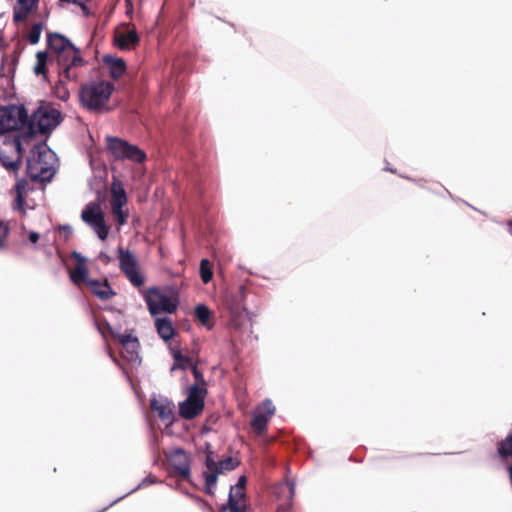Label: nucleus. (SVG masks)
Returning <instances> with one entry per match:
<instances>
[{"label": "nucleus", "mask_w": 512, "mask_h": 512, "mask_svg": "<svg viewBox=\"0 0 512 512\" xmlns=\"http://www.w3.org/2000/svg\"><path fill=\"white\" fill-rule=\"evenodd\" d=\"M47 45L55 53L54 57L61 69V74L68 80L78 79V74L74 69L84 64L79 48L60 33H48Z\"/></svg>", "instance_id": "f257e3e1"}, {"label": "nucleus", "mask_w": 512, "mask_h": 512, "mask_svg": "<svg viewBox=\"0 0 512 512\" xmlns=\"http://www.w3.org/2000/svg\"><path fill=\"white\" fill-rule=\"evenodd\" d=\"M114 91L108 81H92L81 86L79 100L84 108L93 112H103Z\"/></svg>", "instance_id": "f03ea898"}, {"label": "nucleus", "mask_w": 512, "mask_h": 512, "mask_svg": "<svg viewBox=\"0 0 512 512\" xmlns=\"http://www.w3.org/2000/svg\"><path fill=\"white\" fill-rule=\"evenodd\" d=\"M55 154L46 146L37 147V155L27 160V174L36 182H50L55 174Z\"/></svg>", "instance_id": "7ed1b4c3"}, {"label": "nucleus", "mask_w": 512, "mask_h": 512, "mask_svg": "<svg viewBox=\"0 0 512 512\" xmlns=\"http://www.w3.org/2000/svg\"><path fill=\"white\" fill-rule=\"evenodd\" d=\"M62 121L61 112L50 106L38 107L29 117V131L19 134L23 140L31 139L36 133H47L55 129Z\"/></svg>", "instance_id": "20e7f679"}, {"label": "nucleus", "mask_w": 512, "mask_h": 512, "mask_svg": "<svg viewBox=\"0 0 512 512\" xmlns=\"http://www.w3.org/2000/svg\"><path fill=\"white\" fill-rule=\"evenodd\" d=\"M106 142L107 149L115 160L127 159L136 163H142L146 159V154L142 149L124 139L108 136Z\"/></svg>", "instance_id": "39448f33"}, {"label": "nucleus", "mask_w": 512, "mask_h": 512, "mask_svg": "<svg viewBox=\"0 0 512 512\" xmlns=\"http://www.w3.org/2000/svg\"><path fill=\"white\" fill-rule=\"evenodd\" d=\"M81 218L100 240L107 238L109 227L105 223L104 213L98 203L89 202L82 210Z\"/></svg>", "instance_id": "423d86ee"}, {"label": "nucleus", "mask_w": 512, "mask_h": 512, "mask_svg": "<svg viewBox=\"0 0 512 512\" xmlns=\"http://www.w3.org/2000/svg\"><path fill=\"white\" fill-rule=\"evenodd\" d=\"M148 310L155 316L161 312L173 313L177 309L178 301L162 292L157 288H149L144 296Z\"/></svg>", "instance_id": "0eeeda50"}, {"label": "nucleus", "mask_w": 512, "mask_h": 512, "mask_svg": "<svg viewBox=\"0 0 512 512\" xmlns=\"http://www.w3.org/2000/svg\"><path fill=\"white\" fill-rule=\"evenodd\" d=\"M204 398L203 391L198 386H191L188 397L179 404L180 416L187 420L198 416L204 408Z\"/></svg>", "instance_id": "6e6552de"}, {"label": "nucleus", "mask_w": 512, "mask_h": 512, "mask_svg": "<svg viewBox=\"0 0 512 512\" xmlns=\"http://www.w3.org/2000/svg\"><path fill=\"white\" fill-rule=\"evenodd\" d=\"M275 413V406L270 399L264 400L254 411L251 426L258 433L262 434L266 428L269 419Z\"/></svg>", "instance_id": "1a4fd4ad"}, {"label": "nucleus", "mask_w": 512, "mask_h": 512, "mask_svg": "<svg viewBox=\"0 0 512 512\" xmlns=\"http://www.w3.org/2000/svg\"><path fill=\"white\" fill-rule=\"evenodd\" d=\"M167 460L173 472L183 478L190 476V460L182 448L172 450L167 455Z\"/></svg>", "instance_id": "9d476101"}, {"label": "nucleus", "mask_w": 512, "mask_h": 512, "mask_svg": "<svg viewBox=\"0 0 512 512\" xmlns=\"http://www.w3.org/2000/svg\"><path fill=\"white\" fill-rule=\"evenodd\" d=\"M151 410L157 413L158 417L166 423L171 425L174 421V404L164 396H154L150 401Z\"/></svg>", "instance_id": "9b49d317"}, {"label": "nucleus", "mask_w": 512, "mask_h": 512, "mask_svg": "<svg viewBox=\"0 0 512 512\" xmlns=\"http://www.w3.org/2000/svg\"><path fill=\"white\" fill-rule=\"evenodd\" d=\"M295 486L293 480H287L276 486L275 494L277 498L282 501L278 506V512H289L292 508Z\"/></svg>", "instance_id": "f8f14e48"}, {"label": "nucleus", "mask_w": 512, "mask_h": 512, "mask_svg": "<svg viewBox=\"0 0 512 512\" xmlns=\"http://www.w3.org/2000/svg\"><path fill=\"white\" fill-rule=\"evenodd\" d=\"M120 259V268L122 272L126 275L128 280L135 287H140L144 284V276L142 273V269L140 264L137 261V258H119Z\"/></svg>", "instance_id": "ddd939ff"}, {"label": "nucleus", "mask_w": 512, "mask_h": 512, "mask_svg": "<svg viewBox=\"0 0 512 512\" xmlns=\"http://www.w3.org/2000/svg\"><path fill=\"white\" fill-rule=\"evenodd\" d=\"M22 141L23 138L17 134L12 137L11 140L8 141L6 145H11L14 150L17 152V158L15 160H10V158L4 155L0 151V163L9 171H16L21 165V155H22Z\"/></svg>", "instance_id": "4468645a"}, {"label": "nucleus", "mask_w": 512, "mask_h": 512, "mask_svg": "<svg viewBox=\"0 0 512 512\" xmlns=\"http://www.w3.org/2000/svg\"><path fill=\"white\" fill-rule=\"evenodd\" d=\"M76 266L74 269L69 270L70 280L77 286L88 285V282L92 280L89 277V271L86 266L87 258H76Z\"/></svg>", "instance_id": "2eb2a0df"}, {"label": "nucleus", "mask_w": 512, "mask_h": 512, "mask_svg": "<svg viewBox=\"0 0 512 512\" xmlns=\"http://www.w3.org/2000/svg\"><path fill=\"white\" fill-rule=\"evenodd\" d=\"M244 507L245 491L231 487L228 502L222 506L221 512H244Z\"/></svg>", "instance_id": "dca6fc26"}, {"label": "nucleus", "mask_w": 512, "mask_h": 512, "mask_svg": "<svg viewBox=\"0 0 512 512\" xmlns=\"http://www.w3.org/2000/svg\"><path fill=\"white\" fill-rule=\"evenodd\" d=\"M87 287L101 300H108L115 295V292L112 290L106 279L104 281L92 279L88 282Z\"/></svg>", "instance_id": "f3484780"}, {"label": "nucleus", "mask_w": 512, "mask_h": 512, "mask_svg": "<svg viewBox=\"0 0 512 512\" xmlns=\"http://www.w3.org/2000/svg\"><path fill=\"white\" fill-rule=\"evenodd\" d=\"M103 62L109 67L110 76L113 79L120 78L126 71V63L122 58L104 55Z\"/></svg>", "instance_id": "a211bd4d"}, {"label": "nucleus", "mask_w": 512, "mask_h": 512, "mask_svg": "<svg viewBox=\"0 0 512 512\" xmlns=\"http://www.w3.org/2000/svg\"><path fill=\"white\" fill-rule=\"evenodd\" d=\"M39 0H17L13 9V18L15 22L24 21L30 11L37 5Z\"/></svg>", "instance_id": "6ab92c4d"}, {"label": "nucleus", "mask_w": 512, "mask_h": 512, "mask_svg": "<svg viewBox=\"0 0 512 512\" xmlns=\"http://www.w3.org/2000/svg\"><path fill=\"white\" fill-rule=\"evenodd\" d=\"M139 42V36L135 30H128L116 36V44L121 49H129Z\"/></svg>", "instance_id": "aec40b11"}, {"label": "nucleus", "mask_w": 512, "mask_h": 512, "mask_svg": "<svg viewBox=\"0 0 512 512\" xmlns=\"http://www.w3.org/2000/svg\"><path fill=\"white\" fill-rule=\"evenodd\" d=\"M155 326L158 335L164 340H170L174 335V328L171 321L167 318H157L155 320Z\"/></svg>", "instance_id": "412c9836"}, {"label": "nucleus", "mask_w": 512, "mask_h": 512, "mask_svg": "<svg viewBox=\"0 0 512 512\" xmlns=\"http://www.w3.org/2000/svg\"><path fill=\"white\" fill-rule=\"evenodd\" d=\"M139 346L138 339H135L134 342H130L128 345H123L122 356L132 364H140Z\"/></svg>", "instance_id": "4be33fe9"}, {"label": "nucleus", "mask_w": 512, "mask_h": 512, "mask_svg": "<svg viewBox=\"0 0 512 512\" xmlns=\"http://www.w3.org/2000/svg\"><path fill=\"white\" fill-rule=\"evenodd\" d=\"M127 202V196L126 192L122 187H115L112 188V208L113 213H118L117 211H120V208H123V206Z\"/></svg>", "instance_id": "5701e85b"}, {"label": "nucleus", "mask_w": 512, "mask_h": 512, "mask_svg": "<svg viewBox=\"0 0 512 512\" xmlns=\"http://www.w3.org/2000/svg\"><path fill=\"white\" fill-rule=\"evenodd\" d=\"M195 316L197 320L207 329H212V324L209 322L211 311L205 304H198L195 307Z\"/></svg>", "instance_id": "b1692460"}, {"label": "nucleus", "mask_w": 512, "mask_h": 512, "mask_svg": "<svg viewBox=\"0 0 512 512\" xmlns=\"http://www.w3.org/2000/svg\"><path fill=\"white\" fill-rule=\"evenodd\" d=\"M174 363L171 367V371L176 369L186 370L187 368H191V365H194L191 359L187 356H184L179 350H175L172 352Z\"/></svg>", "instance_id": "393cba45"}, {"label": "nucleus", "mask_w": 512, "mask_h": 512, "mask_svg": "<svg viewBox=\"0 0 512 512\" xmlns=\"http://www.w3.org/2000/svg\"><path fill=\"white\" fill-rule=\"evenodd\" d=\"M49 55L46 51H38L36 54V65L34 67V73L36 75H43L44 79H47L46 69Z\"/></svg>", "instance_id": "a878e982"}, {"label": "nucleus", "mask_w": 512, "mask_h": 512, "mask_svg": "<svg viewBox=\"0 0 512 512\" xmlns=\"http://www.w3.org/2000/svg\"><path fill=\"white\" fill-rule=\"evenodd\" d=\"M199 273L203 283L207 284L213 277V264L209 258H202L199 266Z\"/></svg>", "instance_id": "bb28decb"}, {"label": "nucleus", "mask_w": 512, "mask_h": 512, "mask_svg": "<svg viewBox=\"0 0 512 512\" xmlns=\"http://www.w3.org/2000/svg\"><path fill=\"white\" fill-rule=\"evenodd\" d=\"M498 454L502 459L512 456V432L498 443Z\"/></svg>", "instance_id": "cd10ccee"}, {"label": "nucleus", "mask_w": 512, "mask_h": 512, "mask_svg": "<svg viewBox=\"0 0 512 512\" xmlns=\"http://www.w3.org/2000/svg\"><path fill=\"white\" fill-rule=\"evenodd\" d=\"M65 81H69L64 75L61 74V69H59V80L55 86V93L57 97L61 100H67L69 98V91L65 87Z\"/></svg>", "instance_id": "c85d7f7f"}, {"label": "nucleus", "mask_w": 512, "mask_h": 512, "mask_svg": "<svg viewBox=\"0 0 512 512\" xmlns=\"http://www.w3.org/2000/svg\"><path fill=\"white\" fill-rule=\"evenodd\" d=\"M191 371L195 378V383L192 386H198V388L203 391V395L207 394L206 389V381L204 379L203 374L198 370L196 365H191Z\"/></svg>", "instance_id": "c756f323"}, {"label": "nucleus", "mask_w": 512, "mask_h": 512, "mask_svg": "<svg viewBox=\"0 0 512 512\" xmlns=\"http://www.w3.org/2000/svg\"><path fill=\"white\" fill-rule=\"evenodd\" d=\"M218 472L217 471H210L204 472V478H205V490L207 494H213V488L217 483L218 479Z\"/></svg>", "instance_id": "7c9ffc66"}, {"label": "nucleus", "mask_w": 512, "mask_h": 512, "mask_svg": "<svg viewBox=\"0 0 512 512\" xmlns=\"http://www.w3.org/2000/svg\"><path fill=\"white\" fill-rule=\"evenodd\" d=\"M238 461L233 457H227L224 460L218 462L216 471L222 473L223 471H232L238 466Z\"/></svg>", "instance_id": "2f4dec72"}, {"label": "nucleus", "mask_w": 512, "mask_h": 512, "mask_svg": "<svg viewBox=\"0 0 512 512\" xmlns=\"http://www.w3.org/2000/svg\"><path fill=\"white\" fill-rule=\"evenodd\" d=\"M42 27H43V25L41 22L33 24L32 28L29 32V35H28V40L31 44L35 45L39 42L41 32H42Z\"/></svg>", "instance_id": "473e14b6"}, {"label": "nucleus", "mask_w": 512, "mask_h": 512, "mask_svg": "<svg viewBox=\"0 0 512 512\" xmlns=\"http://www.w3.org/2000/svg\"><path fill=\"white\" fill-rule=\"evenodd\" d=\"M155 482H156V480H155V479H153L151 476H147V477H145V478L141 481V483H140L138 486H136L134 489L130 490L129 492H127V493H126V494H124L123 496H121V497H119V498L115 499L113 502H111V503L109 504V506H108V507H110V506L114 505L115 503H117V502H118V501H120L121 499L125 498L126 496L130 495L131 493H133V492L137 491L138 489H140V488H142V487H145V486H148V485H150V484H153V483H155Z\"/></svg>", "instance_id": "72a5a7b5"}, {"label": "nucleus", "mask_w": 512, "mask_h": 512, "mask_svg": "<svg viewBox=\"0 0 512 512\" xmlns=\"http://www.w3.org/2000/svg\"><path fill=\"white\" fill-rule=\"evenodd\" d=\"M9 226L7 223L0 221V251L7 246V238L9 235Z\"/></svg>", "instance_id": "f704fd0d"}, {"label": "nucleus", "mask_w": 512, "mask_h": 512, "mask_svg": "<svg viewBox=\"0 0 512 512\" xmlns=\"http://www.w3.org/2000/svg\"><path fill=\"white\" fill-rule=\"evenodd\" d=\"M96 327H97V330L99 331V333L105 337V334L106 333H110L111 335L114 336V334L116 333L114 331V329L112 328V326L108 323V322H103V323H98L96 322Z\"/></svg>", "instance_id": "c9c22d12"}, {"label": "nucleus", "mask_w": 512, "mask_h": 512, "mask_svg": "<svg viewBox=\"0 0 512 512\" xmlns=\"http://www.w3.org/2000/svg\"><path fill=\"white\" fill-rule=\"evenodd\" d=\"M114 337L118 338L120 343L123 345H128L130 344V342H134L135 339H137L136 337H133L131 334H121V333H118L116 332L114 334Z\"/></svg>", "instance_id": "e433bc0d"}, {"label": "nucleus", "mask_w": 512, "mask_h": 512, "mask_svg": "<svg viewBox=\"0 0 512 512\" xmlns=\"http://www.w3.org/2000/svg\"><path fill=\"white\" fill-rule=\"evenodd\" d=\"M206 467L209 471H216L218 463H216L212 457V453L209 452L206 456Z\"/></svg>", "instance_id": "4c0bfd02"}, {"label": "nucleus", "mask_w": 512, "mask_h": 512, "mask_svg": "<svg viewBox=\"0 0 512 512\" xmlns=\"http://www.w3.org/2000/svg\"><path fill=\"white\" fill-rule=\"evenodd\" d=\"M23 206H24V197H23L22 192H19V193H17L16 198H15L14 209L23 211Z\"/></svg>", "instance_id": "58836bf2"}, {"label": "nucleus", "mask_w": 512, "mask_h": 512, "mask_svg": "<svg viewBox=\"0 0 512 512\" xmlns=\"http://www.w3.org/2000/svg\"><path fill=\"white\" fill-rule=\"evenodd\" d=\"M26 185H27V182L25 179H21L19 181H17V183L15 184V189H16V192L19 193V192H24L25 188H26Z\"/></svg>", "instance_id": "ea45409f"}, {"label": "nucleus", "mask_w": 512, "mask_h": 512, "mask_svg": "<svg viewBox=\"0 0 512 512\" xmlns=\"http://www.w3.org/2000/svg\"><path fill=\"white\" fill-rule=\"evenodd\" d=\"M246 482H247L246 477L245 476H240L239 479H238V482L233 487L236 488V489H240V490L244 491L245 490Z\"/></svg>", "instance_id": "a19ab883"}, {"label": "nucleus", "mask_w": 512, "mask_h": 512, "mask_svg": "<svg viewBox=\"0 0 512 512\" xmlns=\"http://www.w3.org/2000/svg\"><path fill=\"white\" fill-rule=\"evenodd\" d=\"M118 213H114L117 217V220L119 224H123L126 220L127 214L124 213L123 209L120 208V211H117Z\"/></svg>", "instance_id": "79ce46f5"}, {"label": "nucleus", "mask_w": 512, "mask_h": 512, "mask_svg": "<svg viewBox=\"0 0 512 512\" xmlns=\"http://www.w3.org/2000/svg\"><path fill=\"white\" fill-rule=\"evenodd\" d=\"M39 233L35 232V231H31L29 233V241L33 244H35L38 240H39Z\"/></svg>", "instance_id": "37998d69"}, {"label": "nucleus", "mask_w": 512, "mask_h": 512, "mask_svg": "<svg viewBox=\"0 0 512 512\" xmlns=\"http://www.w3.org/2000/svg\"><path fill=\"white\" fill-rule=\"evenodd\" d=\"M245 291H246V290H245V288H244V287H242V286H241V287H239L238 295H239V297H240L241 299H242V298H244V296H245Z\"/></svg>", "instance_id": "c03bdc74"}, {"label": "nucleus", "mask_w": 512, "mask_h": 512, "mask_svg": "<svg viewBox=\"0 0 512 512\" xmlns=\"http://www.w3.org/2000/svg\"><path fill=\"white\" fill-rule=\"evenodd\" d=\"M118 252H119L118 256H126V257L132 256L129 251L123 252L122 249H119Z\"/></svg>", "instance_id": "a18cd8bd"}, {"label": "nucleus", "mask_w": 512, "mask_h": 512, "mask_svg": "<svg viewBox=\"0 0 512 512\" xmlns=\"http://www.w3.org/2000/svg\"><path fill=\"white\" fill-rule=\"evenodd\" d=\"M127 5V13H130L132 11V2L131 0H125Z\"/></svg>", "instance_id": "49530a36"}, {"label": "nucleus", "mask_w": 512, "mask_h": 512, "mask_svg": "<svg viewBox=\"0 0 512 512\" xmlns=\"http://www.w3.org/2000/svg\"><path fill=\"white\" fill-rule=\"evenodd\" d=\"M508 231L512 235V220L508 221Z\"/></svg>", "instance_id": "de8ad7c7"}, {"label": "nucleus", "mask_w": 512, "mask_h": 512, "mask_svg": "<svg viewBox=\"0 0 512 512\" xmlns=\"http://www.w3.org/2000/svg\"><path fill=\"white\" fill-rule=\"evenodd\" d=\"M70 256H73V257H76V256H82L80 253H78L77 251H73Z\"/></svg>", "instance_id": "09e8293b"}, {"label": "nucleus", "mask_w": 512, "mask_h": 512, "mask_svg": "<svg viewBox=\"0 0 512 512\" xmlns=\"http://www.w3.org/2000/svg\"><path fill=\"white\" fill-rule=\"evenodd\" d=\"M98 256L104 257L107 256L105 252L101 251Z\"/></svg>", "instance_id": "8fccbe9b"}, {"label": "nucleus", "mask_w": 512, "mask_h": 512, "mask_svg": "<svg viewBox=\"0 0 512 512\" xmlns=\"http://www.w3.org/2000/svg\"><path fill=\"white\" fill-rule=\"evenodd\" d=\"M65 230H68L69 232H71V227L70 226H64L63 227Z\"/></svg>", "instance_id": "3c124183"}, {"label": "nucleus", "mask_w": 512, "mask_h": 512, "mask_svg": "<svg viewBox=\"0 0 512 512\" xmlns=\"http://www.w3.org/2000/svg\"><path fill=\"white\" fill-rule=\"evenodd\" d=\"M385 170L386 171H390V172H394V170L391 167H386Z\"/></svg>", "instance_id": "603ef678"}, {"label": "nucleus", "mask_w": 512, "mask_h": 512, "mask_svg": "<svg viewBox=\"0 0 512 512\" xmlns=\"http://www.w3.org/2000/svg\"><path fill=\"white\" fill-rule=\"evenodd\" d=\"M109 355H110V357L112 358V360H113L114 362H117L116 358H115V357H113V355H112L111 353H109Z\"/></svg>", "instance_id": "864d4df0"}, {"label": "nucleus", "mask_w": 512, "mask_h": 512, "mask_svg": "<svg viewBox=\"0 0 512 512\" xmlns=\"http://www.w3.org/2000/svg\"><path fill=\"white\" fill-rule=\"evenodd\" d=\"M3 42V38L2 36L0 35V44Z\"/></svg>", "instance_id": "5fc2aeb1"}]
</instances>
